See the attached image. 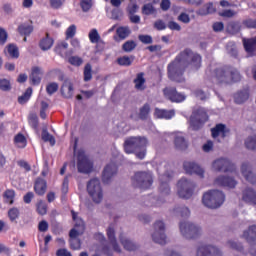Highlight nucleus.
<instances>
[{
    "instance_id": "59",
    "label": "nucleus",
    "mask_w": 256,
    "mask_h": 256,
    "mask_svg": "<svg viewBox=\"0 0 256 256\" xmlns=\"http://www.w3.org/2000/svg\"><path fill=\"white\" fill-rule=\"evenodd\" d=\"M243 25L248 29H256V19H247L243 21Z\"/></svg>"
},
{
    "instance_id": "3",
    "label": "nucleus",
    "mask_w": 256,
    "mask_h": 256,
    "mask_svg": "<svg viewBox=\"0 0 256 256\" xmlns=\"http://www.w3.org/2000/svg\"><path fill=\"white\" fill-rule=\"evenodd\" d=\"M71 213L75 224L74 228L70 231V247L74 250H78L81 249V241L77 239V237L85 233V222L75 211H72Z\"/></svg>"
},
{
    "instance_id": "50",
    "label": "nucleus",
    "mask_w": 256,
    "mask_h": 256,
    "mask_svg": "<svg viewBox=\"0 0 256 256\" xmlns=\"http://www.w3.org/2000/svg\"><path fill=\"white\" fill-rule=\"evenodd\" d=\"M227 29L230 33H239V31H241V24L238 22H231L228 24Z\"/></svg>"
},
{
    "instance_id": "14",
    "label": "nucleus",
    "mask_w": 256,
    "mask_h": 256,
    "mask_svg": "<svg viewBox=\"0 0 256 256\" xmlns=\"http://www.w3.org/2000/svg\"><path fill=\"white\" fill-rule=\"evenodd\" d=\"M214 171H223L224 173L235 171V164L231 163L229 159L219 158L212 163Z\"/></svg>"
},
{
    "instance_id": "51",
    "label": "nucleus",
    "mask_w": 256,
    "mask_h": 256,
    "mask_svg": "<svg viewBox=\"0 0 256 256\" xmlns=\"http://www.w3.org/2000/svg\"><path fill=\"white\" fill-rule=\"evenodd\" d=\"M8 217L12 223L17 221V219H19V210L17 208H11L8 211Z\"/></svg>"
},
{
    "instance_id": "38",
    "label": "nucleus",
    "mask_w": 256,
    "mask_h": 256,
    "mask_svg": "<svg viewBox=\"0 0 256 256\" xmlns=\"http://www.w3.org/2000/svg\"><path fill=\"white\" fill-rule=\"evenodd\" d=\"M7 53L12 59H19V48L16 45L10 44L7 46Z\"/></svg>"
},
{
    "instance_id": "60",
    "label": "nucleus",
    "mask_w": 256,
    "mask_h": 256,
    "mask_svg": "<svg viewBox=\"0 0 256 256\" xmlns=\"http://www.w3.org/2000/svg\"><path fill=\"white\" fill-rule=\"evenodd\" d=\"M31 34L29 33H18L17 34V37H16V40L19 42V43H25L27 42V39H29V36Z\"/></svg>"
},
{
    "instance_id": "9",
    "label": "nucleus",
    "mask_w": 256,
    "mask_h": 256,
    "mask_svg": "<svg viewBox=\"0 0 256 256\" xmlns=\"http://www.w3.org/2000/svg\"><path fill=\"white\" fill-rule=\"evenodd\" d=\"M176 192L180 199H191L195 192V183L186 178H181L176 185Z\"/></svg>"
},
{
    "instance_id": "47",
    "label": "nucleus",
    "mask_w": 256,
    "mask_h": 256,
    "mask_svg": "<svg viewBox=\"0 0 256 256\" xmlns=\"http://www.w3.org/2000/svg\"><path fill=\"white\" fill-rule=\"evenodd\" d=\"M29 125L32 127V129L37 131V127H39V118L36 116V114H30Z\"/></svg>"
},
{
    "instance_id": "23",
    "label": "nucleus",
    "mask_w": 256,
    "mask_h": 256,
    "mask_svg": "<svg viewBox=\"0 0 256 256\" xmlns=\"http://www.w3.org/2000/svg\"><path fill=\"white\" fill-rule=\"evenodd\" d=\"M243 45L246 53L249 55V57L255 55L256 51V37L250 38V39H243Z\"/></svg>"
},
{
    "instance_id": "7",
    "label": "nucleus",
    "mask_w": 256,
    "mask_h": 256,
    "mask_svg": "<svg viewBox=\"0 0 256 256\" xmlns=\"http://www.w3.org/2000/svg\"><path fill=\"white\" fill-rule=\"evenodd\" d=\"M179 229L184 239H199L203 235V228L193 222L184 221L180 222Z\"/></svg>"
},
{
    "instance_id": "52",
    "label": "nucleus",
    "mask_w": 256,
    "mask_h": 256,
    "mask_svg": "<svg viewBox=\"0 0 256 256\" xmlns=\"http://www.w3.org/2000/svg\"><path fill=\"white\" fill-rule=\"evenodd\" d=\"M70 65H74V67H79L83 65V59L79 56H72L68 59Z\"/></svg>"
},
{
    "instance_id": "17",
    "label": "nucleus",
    "mask_w": 256,
    "mask_h": 256,
    "mask_svg": "<svg viewBox=\"0 0 256 256\" xmlns=\"http://www.w3.org/2000/svg\"><path fill=\"white\" fill-rule=\"evenodd\" d=\"M164 96L172 101L173 103H181L185 101L186 97L184 94L178 93L175 88H165L163 90Z\"/></svg>"
},
{
    "instance_id": "40",
    "label": "nucleus",
    "mask_w": 256,
    "mask_h": 256,
    "mask_svg": "<svg viewBox=\"0 0 256 256\" xmlns=\"http://www.w3.org/2000/svg\"><path fill=\"white\" fill-rule=\"evenodd\" d=\"M31 95H33V89L28 88L25 93L18 98V103H20V105H25V103L31 99Z\"/></svg>"
},
{
    "instance_id": "30",
    "label": "nucleus",
    "mask_w": 256,
    "mask_h": 256,
    "mask_svg": "<svg viewBox=\"0 0 256 256\" xmlns=\"http://www.w3.org/2000/svg\"><path fill=\"white\" fill-rule=\"evenodd\" d=\"M174 145L176 149H179L180 151L187 149V141H185L183 134L178 133L174 135Z\"/></svg>"
},
{
    "instance_id": "8",
    "label": "nucleus",
    "mask_w": 256,
    "mask_h": 256,
    "mask_svg": "<svg viewBox=\"0 0 256 256\" xmlns=\"http://www.w3.org/2000/svg\"><path fill=\"white\" fill-rule=\"evenodd\" d=\"M87 193L96 205L103 202V186H101V181L98 178H93L87 183Z\"/></svg>"
},
{
    "instance_id": "39",
    "label": "nucleus",
    "mask_w": 256,
    "mask_h": 256,
    "mask_svg": "<svg viewBox=\"0 0 256 256\" xmlns=\"http://www.w3.org/2000/svg\"><path fill=\"white\" fill-rule=\"evenodd\" d=\"M4 201L5 203H8L9 205H13L15 201V191L14 190H6L4 192Z\"/></svg>"
},
{
    "instance_id": "49",
    "label": "nucleus",
    "mask_w": 256,
    "mask_h": 256,
    "mask_svg": "<svg viewBox=\"0 0 256 256\" xmlns=\"http://www.w3.org/2000/svg\"><path fill=\"white\" fill-rule=\"evenodd\" d=\"M58 89L59 84L55 82H51L46 86V92L48 93V95H53V93H57Z\"/></svg>"
},
{
    "instance_id": "5",
    "label": "nucleus",
    "mask_w": 256,
    "mask_h": 256,
    "mask_svg": "<svg viewBox=\"0 0 256 256\" xmlns=\"http://www.w3.org/2000/svg\"><path fill=\"white\" fill-rule=\"evenodd\" d=\"M215 78L218 83H225L226 85H229L239 81L241 79V75L237 69L226 67L217 69L215 72Z\"/></svg>"
},
{
    "instance_id": "34",
    "label": "nucleus",
    "mask_w": 256,
    "mask_h": 256,
    "mask_svg": "<svg viewBox=\"0 0 256 256\" xmlns=\"http://www.w3.org/2000/svg\"><path fill=\"white\" fill-rule=\"evenodd\" d=\"M51 47H53V38L49 37V34H47L46 37L40 41V48L42 51H49Z\"/></svg>"
},
{
    "instance_id": "12",
    "label": "nucleus",
    "mask_w": 256,
    "mask_h": 256,
    "mask_svg": "<svg viewBox=\"0 0 256 256\" xmlns=\"http://www.w3.org/2000/svg\"><path fill=\"white\" fill-rule=\"evenodd\" d=\"M207 119H209L207 112L203 108H199L191 115L190 125L194 131H197V129H201V127H203V123H205Z\"/></svg>"
},
{
    "instance_id": "64",
    "label": "nucleus",
    "mask_w": 256,
    "mask_h": 256,
    "mask_svg": "<svg viewBox=\"0 0 256 256\" xmlns=\"http://www.w3.org/2000/svg\"><path fill=\"white\" fill-rule=\"evenodd\" d=\"M178 21H181V23H189L191 21V18L189 17V14L182 12L179 16H178Z\"/></svg>"
},
{
    "instance_id": "45",
    "label": "nucleus",
    "mask_w": 256,
    "mask_h": 256,
    "mask_svg": "<svg viewBox=\"0 0 256 256\" xmlns=\"http://www.w3.org/2000/svg\"><path fill=\"white\" fill-rule=\"evenodd\" d=\"M131 63H133V57L123 56V57L118 58V64L122 65L124 67H129V65H131Z\"/></svg>"
},
{
    "instance_id": "18",
    "label": "nucleus",
    "mask_w": 256,
    "mask_h": 256,
    "mask_svg": "<svg viewBox=\"0 0 256 256\" xmlns=\"http://www.w3.org/2000/svg\"><path fill=\"white\" fill-rule=\"evenodd\" d=\"M215 185L219 187H228L229 189H233L237 186V181L231 177L219 176L214 181Z\"/></svg>"
},
{
    "instance_id": "2",
    "label": "nucleus",
    "mask_w": 256,
    "mask_h": 256,
    "mask_svg": "<svg viewBox=\"0 0 256 256\" xmlns=\"http://www.w3.org/2000/svg\"><path fill=\"white\" fill-rule=\"evenodd\" d=\"M147 138L145 137H130L124 142V151L128 155L131 153H136V157L138 159H145V155H147Z\"/></svg>"
},
{
    "instance_id": "15",
    "label": "nucleus",
    "mask_w": 256,
    "mask_h": 256,
    "mask_svg": "<svg viewBox=\"0 0 256 256\" xmlns=\"http://www.w3.org/2000/svg\"><path fill=\"white\" fill-rule=\"evenodd\" d=\"M196 256H222V254L215 246L200 244L196 249Z\"/></svg>"
},
{
    "instance_id": "19",
    "label": "nucleus",
    "mask_w": 256,
    "mask_h": 256,
    "mask_svg": "<svg viewBox=\"0 0 256 256\" xmlns=\"http://www.w3.org/2000/svg\"><path fill=\"white\" fill-rule=\"evenodd\" d=\"M241 173L246 181L253 184L256 183V175L253 174V171H251V164H249V162H244L242 164Z\"/></svg>"
},
{
    "instance_id": "63",
    "label": "nucleus",
    "mask_w": 256,
    "mask_h": 256,
    "mask_svg": "<svg viewBox=\"0 0 256 256\" xmlns=\"http://www.w3.org/2000/svg\"><path fill=\"white\" fill-rule=\"evenodd\" d=\"M202 149L204 153H211L213 151V141L208 140L203 146Z\"/></svg>"
},
{
    "instance_id": "61",
    "label": "nucleus",
    "mask_w": 256,
    "mask_h": 256,
    "mask_svg": "<svg viewBox=\"0 0 256 256\" xmlns=\"http://www.w3.org/2000/svg\"><path fill=\"white\" fill-rule=\"evenodd\" d=\"M63 3H65V0H50L52 9H59L63 7Z\"/></svg>"
},
{
    "instance_id": "25",
    "label": "nucleus",
    "mask_w": 256,
    "mask_h": 256,
    "mask_svg": "<svg viewBox=\"0 0 256 256\" xmlns=\"http://www.w3.org/2000/svg\"><path fill=\"white\" fill-rule=\"evenodd\" d=\"M213 139H225L227 135V130L225 129V125L217 124L216 127L211 129Z\"/></svg>"
},
{
    "instance_id": "16",
    "label": "nucleus",
    "mask_w": 256,
    "mask_h": 256,
    "mask_svg": "<svg viewBox=\"0 0 256 256\" xmlns=\"http://www.w3.org/2000/svg\"><path fill=\"white\" fill-rule=\"evenodd\" d=\"M184 170L188 175H198V177L203 178L205 175V170L200 167L199 164L191 161H186L183 164Z\"/></svg>"
},
{
    "instance_id": "48",
    "label": "nucleus",
    "mask_w": 256,
    "mask_h": 256,
    "mask_svg": "<svg viewBox=\"0 0 256 256\" xmlns=\"http://www.w3.org/2000/svg\"><path fill=\"white\" fill-rule=\"evenodd\" d=\"M0 90L11 91V82L5 78H0Z\"/></svg>"
},
{
    "instance_id": "53",
    "label": "nucleus",
    "mask_w": 256,
    "mask_h": 256,
    "mask_svg": "<svg viewBox=\"0 0 256 256\" xmlns=\"http://www.w3.org/2000/svg\"><path fill=\"white\" fill-rule=\"evenodd\" d=\"M91 71V64H86L84 68V81H91V79L93 78V74L91 73Z\"/></svg>"
},
{
    "instance_id": "58",
    "label": "nucleus",
    "mask_w": 256,
    "mask_h": 256,
    "mask_svg": "<svg viewBox=\"0 0 256 256\" xmlns=\"http://www.w3.org/2000/svg\"><path fill=\"white\" fill-rule=\"evenodd\" d=\"M139 40L141 41V43H144L145 45H150V43H153V37H151L150 35H140L139 36Z\"/></svg>"
},
{
    "instance_id": "57",
    "label": "nucleus",
    "mask_w": 256,
    "mask_h": 256,
    "mask_svg": "<svg viewBox=\"0 0 256 256\" xmlns=\"http://www.w3.org/2000/svg\"><path fill=\"white\" fill-rule=\"evenodd\" d=\"M220 17H226L228 19H231V17H235L237 15V12L228 9V10H224L223 12L219 13Z\"/></svg>"
},
{
    "instance_id": "6",
    "label": "nucleus",
    "mask_w": 256,
    "mask_h": 256,
    "mask_svg": "<svg viewBox=\"0 0 256 256\" xmlns=\"http://www.w3.org/2000/svg\"><path fill=\"white\" fill-rule=\"evenodd\" d=\"M202 203L208 209H218L225 203V194L218 190H211L203 195Z\"/></svg>"
},
{
    "instance_id": "13",
    "label": "nucleus",
    "mask_w": 256,
    "mask_h": 256,
    "mask_svg": "<svg viewBox=\"0 0 256 256\" xmlns=\"http://www.w3.org/2000/svg\"><path fill=\"white\" fill-rule=\"evenodd\" d=\"M77 159V167L79 173H91V171H93V163H91V161H89V158L85 156V152L83 150H80L77 153Z\"/></svg>"
},
{
    "instance_id": "56",
    "label": "nucleus",
    "mask_w": 256,
    "mask_h": 256,
    "mask_svg": "<svg viewBox=\"0 0 256 256\" xmlns=\"http://www.w3.org/2000/svg\"><path fill=\"white\" fill-rule=\"evenodd\" d=\"M80 5L82 10L86 13L93 7V2L91 0H82Z\"/></svg>"
},
{
    "instance_id": "10",
    "label": "nucleus",
    "mask_w": 256,
    "mask_h": 256,
    "mask_svg": "<svg viewBox=\"0 0 256 256\" xmlns=\"http://www.w3.org/2000/svg\"><path fill=\"white\" fill-rule=\"evenodd\" d=\"M132 185L138 189H150L153 185V174L151 172H137L132 178Z\"/></svg>"
},
{
    "instance_id": "22",
    "label": "nucleus",
    "mask_w": 256,
    "mask_h": 256,
    "mask_svg": "<svg viewBox=\"0 0 256 256\" xmlns=\"http://www.w3.org/2000/svg\"><path fill=\"white\" fill-rule=\"evenodd\" d=\"M242 201L248 205H256V193L252 188H246L242 191Z\"/></svg>"
},
{
    "instance_id": "27",
    "label": "nucleus",
    "mask_w": 256,
    "mask_h": 256,
    "mask_svg": "<svg viewBox=\"0 0 256 256\" xmlns=\"http://www.w3.org/2000/svg\"><path fill=\"white\" fill-rule=\"evenodd\" d=\"M120 243L123 245L126 251H137V249H139V245H137V243L129 240V238L123 235L120 236Z\"/></svg>"
},
{
    "instance_id": "20",
    "label": "nucleus",
    "mask_w": 256,
    "mask_h": 256,
    "mask_svg": "<svg viewBox=\"0 0 256 256\" xmlns=\"http://www.w3.org/2000/svg\"><path fill=\"white\" fill-rule=\"evenodd\" d=\"M117 173V165L115 164H108L103 171L102 174V181L103 183H109L113 176Z\"/></svg>"
},
{
    "instance_id": "54",
    "label": "nucleus",
    "mask_w": 256,
    "mask_h": 256,
    "mask_svg": "<svg viewBox=\"0 0 256 256\" xmlns=\"http://www.w3.org/2000/svg\"><path fill=\"white\" fill-rule=\"evenodd\" d=\"M137 47V44L134 41H127L123 44V50L126 51V53H131L133 49Z\"/></svg>"
},
{
    "instance_id": "42",
    "label": "nucleus",
    "mask_w": 256,
    "mask_h": 256,
    "mask_svg": "<svg viewBox=\"0 0 256 256\" xmlns=\"http://www.w3.org/2000/svg\"><path fill=\"white\" fill-rule=\"evenodd\" d=\"M175 212L180 215V217H189L191 215V210L186 206H179L175 209Z\"/></svg>"
},
{
    "instance_id": "55",
    "label": "nucleus",
    "mask_w": 256,
    "mask_h": 256,
    "mask_svg": "<svg viewBox=\"0 0 256 256\" xmlns=\"http://www.w3.org/2000/svg\"><path fill=\"white\" fill-rule=\"evenodd\" d=\"M37 213H39V215L47 214V204L45 202H43V201L38 202Z\"/></svg>"
},
{
    "instance_id": "4",
    "label": "nucleus",
    "mask_w": 256,
    "mask_h": 256,
    "mask_svg": "<svg viewBox=\"0 0 256 256\" xmlns=\"http://www.w3.org/2000/svg\"><path fill=\"white\" fill-rule=\"evenodd\" d=\"M158 175H159V191L161 195H169L171 193V188L169 187V182L173 178V170H171V166L167 163L162 164L158 167Z\"/></svg>"
},
{
    "instance_id": "46",
    "label": "nucleus",
    "mask_w": 256,
    "mask_h": 256,
    "mask_svg": "<svg viewBox=\"0 0 256 256\" xmlns=\"http://www.w3.org/2000/svg\"><path fill=\"white\" fill-rule=\"evenodd\" d=\"M18 33H33V25L27 23L21 24L18 27Z\"/></svg>"
},
{
    "instance_id": "21",
    "label": "nucleus",
    "mask_w": 256,
    "mask_h": 256,
    "mask_svg": "<svg viewBox=\"0 0 256 256\" xmlns=\"http://www.w3.org/2000/svg\"><path fill=\"white\" fill-rule=\"evenodd\" d=\"M107 237L113 251H115L116 253H121V247L119 246V244H117V238L115 237V228L110 226L107 229Z\"/></svg>"
},
{
    "instance_id": "43",
    "label": "nucleus",
    "mask_w": 256,
    "mask_h": 256,
    "mask_svg": "<svg viewBox=\"0 0 256 256\" xmlns=\"http://www.w3.org/2000/svg\"><path fill=\"white\" fill-rule=\"evenodd\" d=\"M42 139L47 143H50V145H55V137L53 135L49 134L47 130L42 131Z\"/></svg>"
},
{
    "instance_id": "62",
    "label": "nucleus",
    "mask_w": 256,
    "mask_h": 256,
    "mask_svg": "<svg viewBox=\"0 0 256 256\" xmlns=\"http://www.w3.org/2000/svg\"><path fill=\"white\" fill-rule=\"evenodd\" d=\"M167 27H169L171 31H181V25L175 21H169Z\"/></svg>"
},
{
    "instance_id": "41",
    "label": "nucleus",
    "mask_w": 256,
    "mask_h": 256,
    "mask_svg": "<svg viewBox=\"0 0 256 256\" xmlns=\"http://www.w3.org/2000/svg\"><path fill=\"white\" fill-rule=\"evenodd\" d=\"M142 13L143 15H155V13H157V9H155L153 4L148 3L142 7Z\"/></svg>"
},
{
    "instance_id": "29",
    "label": "nucleus",
    "mask_w": 256,
    "mask_h": 256,
    "mask_svg": "<svg viewBox=\"0 0 256 256\" xmlns=\"http://www.w3.org/2000/svg\"><path fill=\"white\" fill-rule=\"evenodd\" d=\"M41 77H43V69H41L40 67L32 68L30 79L33 85H39V83H41Z\"/></svg>"
},
{
    "instance_id": "28",
    "label": "nucleus",
    "mask_w": 256,
    "mask_h": 256,
    "mask_svg": "<svg viewBox=\"0 0 256 256\" xmlns=\"http://www.w3.org/2000/svg\"><path fill=\"white\" fill-rule=\"evenodd\" d=\"M61 93L66 99H71V97H73V83L69 80L64 81Z\"/></svg>"
},
{
    "instance_id": "35",
    "label": "nucleus",
    "mask_w": 256,
    "mask_h": 256,
    "mask_svg": "<svg viewBox=\"0 0 256 256\" xmlns=\"http://www.w3.org/2000/svg\"><path fill=\"white\" fill-rule=\"evenodd\" d=\"M135 88L138 89V91H143L145 89V77L143 73H139L136 76V79H134Z\"/></svg>"
},
{
    "instance_id": "11",
    "label": "nucleus",
    "mask_w": 256,
    "mask_h": 256,
    "mask_svg": "<svg viewBox=\"0 0 256 256\" xmlns=\"http://www.w3.org/2000/svg\"><path fill=\"white\" fill-rule=\"evenodd\" d=\"M152 239L154 243L165 245L167 243V236L165 235V223L158 220L154 223V230L152 232Z\"/></svg>"
},
{
    "instance_id": "31",
    "label": "nucleus",
    "mask_w": 256,
    "mask_h": 256,
    "mask_svg": "<svg viewBox=\"0 0 256 256\" xmlns=\"http://www.w3.org/2000/svg\"><path fill=\"white\" fill-rule=\"evenodd\" d=\"M243 239L248 241V243H252V241H256V225L251 226L248 230L244 231L242 235Z\"/></svg>"
},
{
    "instance_id": "26",
    "label": "nucleus",
    "mask_w": 256,
    "mask_h": 256,
    "mask_svg": "<svg viewBox=\"0 0 256 256\" xmlns=\"http://www.w3.org/2000/svg\"><path fill=\"white\" fill-rule=\"evenodd\" d=\"M34 191L37 195H45L47 191V182L43 178H38L34 184Z\"/></svg>"
},
{
    "instance_id": "24",
    "label": "nucleus",
    "mask_w": 256,
    "mask_h": 256,
    "mask_svg": "<svg viewBox=\"0 0 256 256\" xmlns=\"http://www.w3.org/2000/svg\"><path fill=\"white\" fill-rule=\"evenodd\" d=\"M156 119H173L175 117V110H163L156 108L154 111Z\"/></svg>"
},
{
    "instance_id": "36",
    "label": "nucleus",
    "mask_w": 256,
    "mask_h": 256,
    "mask_svg": "<svg viewBox=\"0 0 256 256\" xmlns=\"http://www.w3.org/2000/svg\"><path fill=\"white\" fill-rule=\"evenodd\" d=\"M244 145L246 149H249L250 151L256 150V134L249 136L245 139Z\"/></svg>"
},
{
    "instance_id": "37",
    "label": "nucleus",
    "mask_w": 256,
    "mask_h": 256,
    "mask_svg": "<svg viewBox=\"0 0 256 256\" xmlns=\"http://www.w3.org/2000/svg\"><path fill=\"white\" fill-rule=\"evenodd\" d=\"M14 143L20 149L27 147V139L25 138V136L23 134H17L14 138Z\"/></svg>"
},
{
    "instance_id": "1",
    "label": "nucleus",
    "mask_w": 256,
    "mask_h": 256,
    "mask_svg": "<svg viewBox=\"0 0 256 256\" xmlns=\"http://www.w3.org/2000/svg\"><path fill=\"white\" fill-rule=\"evenodd\" d=\"M189 67L197 71L201 68V55L194 53L189 49L182 51L175 60L168 65V77L172 81L181 83L184 81L183 73Z\"/></svg>"
},
{
    "instance_id": "44",
    "label": "nucleus",
    "mask_w": 256,
    "mask_h": 256,
    "mask_svg": "<svg viewBox=\"0 0 256 256\" xmlns=\"http://www.w3.org/2000/svg\"><path fill=\"white\" fill-rule=\"evenodd\" d=\"M151 111V107L149 104H145L142 108H140V119H147L149 117V113Z\"/></svg>"
},
{
    "instance_id": "33",
    "label": "nucleus",
    "mask_w": 256,
    "mask_h": 256,
    "mask_svg": "<svg viewBox=\"0 0 256 256\" xmlns=\"http://www.w3.org/2000/svg\"><path fill=\"white\" fill-rule=\"evenodd\" d=\"M216 9L213 6V3L209 2L205 4L201 9L198 10V15H211V13H215Z\"/></svg>"
},
{
    "instance_id": "32",
    "label": "nucleus",
    "mask_w": 256,
    "mask_h": 256,
    "mask_svg": "<svg viewBox=\"0 0 256 256\" xmlns=\"http://www.w3.org/2000/svg\"><path fill=\"white\" fill-rule=\"evenodd\" d=\"M247 99H249V91H247V90L237 92L234 95L235 103H237L238 105H241V103H245V101H247Z\"/></svg>"
}]
</instances>
